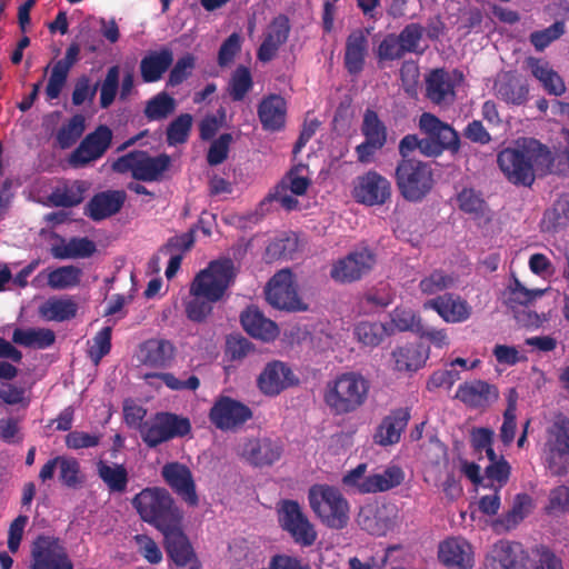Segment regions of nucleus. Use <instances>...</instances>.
Instances as JSON below:
<instances>
[{"label": "nucleus", "instance_id": "obj_1", "mask_svg": "<svg viewBox=\"0 0 569 569\" xmlns=\"http://www.w3.org/2000/svg\"><path fill=\"white\" fill-rule=\"evenodd\" d=\"M497 164L508 182L517 187H531L537 177L569 176V156L552 154V150L531 137L519 138L513 146L497 154Z\"/></svg>", "mask_w": 569, "mask_h": 569}, {"label": "nucleus", "instance_id": "obj_2", "mask_svg": "<svg viewBox=\"0 0 569 569\" xmlns=\"http://www.w3.org/2000/svg\"><path fill=\"white\" fill-rule=\"evenodd\" d=\"M236 278L234 263L231 259L211 261L199 271L190 283V299L184 303L187 318L196 323L204 322L213 311Z\"/></svg>", "mask_w": 569, "mask_h": 569}, {"label": "nucleus", "instance_id": "obj_3", "mask_svg": "<svg viewBox=\"0 0 569 569\" xmlns=\"http://www.w3.org/2000/svg\"><path fill=\"white\" fill-rule=\"evenodd\" d=\"M131 502L140 518L160 532L183 521L182 510L166 488H144L133 497Z\"/></svg>", "mask_w": 569, "mask_h": 569}, {"label": "nucleus", "instance_id": "obj_4", "mask_svg": "<svg viewBox=\"0 0 569 569\" xmlns=\"http://www.w3.org/2000/svg\"><path fill=\"white\" fill-rule=\"evenodd\" d=\"M368 392L367 379L356 372H346L327 383L323 400L335 415H346L360 408Z\"/></svg>", "mask_w": 569, "mask_h": 569}, {"label": "nucleus", "instance_id": "obj_5", "mask_svg": "<svg viewBox=\"0 0 569 569\" xmlns=\"http://www.w3.org/2000/svg\"><path fill=\"white\" fill-rule=\"evenodd\" d=\"M311 510L331 529H343L350 520V507L342 492L329 485H313L308 491Z\"/></svg>", "mask_w": 569, "mask_h": 569}, {"label": "nucleus", "instance_id": "obj_6", "mask_svg": "<svg viewBox=\"0 0 569 569\" xmlns=\"http://www.w3.org/2000/svg\"><path fill=\"white\" fill-rule=\"evenodd\" d=\"M396 184L403 199L421 201L433 187L430 164L418 159H401L395 172Z\"/></svg>", "mask_w": 569, "mask_h": 569}, {"label": "nucleus", "instance_id": "obj_7", "mask_svg": "<svg viewBox=\"0 0 569 569\" xmlns=\"http://www.w3.org/2000/svg\"><path fill=\"white\" fill-rule=\"evenodd\" d=\"M367 465L360 463L342 477V483L357 493H377L400 486L405 479L403 470L398 466H389L380 473L366 476Z\"/></svg>", "mask_w": 569, "mask_h": 569}, {"label": "nucleus", "instance_id": "obj_8", "mask_svg": "<svg viewBox=\"0 0 569 569\" xmlns=\"http://www.w3.org/2000/svg\"><path fill=\"white\" fill-rule=\"evenodd\" d=\"M276 511L280 528L288 532L297 545L310 547L316 542L317 530L297 500H280Z\"/></svg>", "mask_w": 569, "mask_h": 569}, {"label": "nucleus", "instance_id": "obj_9", "mask_svg": "<svg viewBox=\"0 0 569 569\" xmlns=\"http://www.w3.org/2000/svg\"><path fill=\"white\" fill-rule=\"evenodd\" d=\"M191 432L188 418L172 412H157L141 426L140 437L149 448H156L174 438H182Z\"/></svg>", "mask_w": 569, "mask_h": 569}, {"label": "nucleus", "instance_id": "obj_10", "mask_svg": "<svg viewBox=\"0 0 569 569\" xmlns=\"http://www.w3.org/2000/svg\"><path fill=\"white\" fill-rule=\"evenodd\" d=\"M419 129L426 134L422 143L426 157H438L445 150H459L460 139L457 131L435 114L423 112L419 119Z\"/></svg>", "mask_w": 569, "mask_h": 569}, {"label": "nucleus", "instance_id": "obj_11", "mask_svg": "<svg viewBox=\"0 0 569 569\" xmlns=\"http://www.w3.org/2000/svg\"><path fill=\"white\" fill-rule=\"evenodd\" d=\"M546 465L555 476L567 473L569 459V419L558 416L547 430Z\"/></svg>", "mask_w": 569, "mask_h": 569}, {"label": "nucleus", "instance_id": "obj_12", "mask_svg": "<svg viewBox=\"0 0 569 569\" xmlns=\"http://www.w3.org/2000/svg\"><path fill=\"white\" fill-rule=\"evenodd\" d=\"M266 299L276 309L289 312L306 311L308 306L298 296L295 276L289 269L278 271L268 282Z\"/></svg>", "mask_w": 569, "mask_h": 569}, {"label": "nucleus", "instance_id": "obj_13", "mask_svg": "<svg viewBox=\"0 0 569 569\" xmlns=\"http://www.w3.org/2000/svg\"><path fill=\"white\" fill-rule=\"evenodd\" d=\"M28 569H73V565L58 537L39 535L31 546V565Z\"/></svg>", "mask_w": 569, "mask_h": 569}, {"label": "nucleus", "instance_id": "obj_14", "mask_svg": "<svg viewBox=\"0 0 569 569\" xmlns=\"http://www.w3.org/2000/svg\"><path fill=\"white\" fill-rule=\"evenodd\" d=\"M360 131L365 140L355 149L357 160L360 163H370L376 153L387 144L388 129L377 111L367 108L363 112Z\"/></svg>", "mask_w": 569, "mask_h": 569}, {"label": "nucleus", "instance_id": "obj_15", "mask_svg": "<svg viewBox=\"0 0 569 569\" xmlns=\"http://www.w3.org/2000/svg\"><path fill=\"white\" fill-rule=\"evenodd\" d=\"M252 416L247 405L228 396L218 397L209 411L210 422L221 431H234Z\"/></svg>", "mask_w": 569, "mask_h": 569}, {"label": "nucleus", "instance_id": "obj_16", "mask_svg": "<svg viewBox=\"0 0 569 569\" xmlns=\"http://www.w3.org/2000/svg\"><path fill=\"white\" fill-rule=\"evenodd\" d=\"M376 263V254L368 248L355 250L337 260L330 269V278L338 283L360 280Z\"/></svg>", "mask_w": 569, "mask_h": 569}, {"label": "nucleus", "instance_id": "obj_17", "mask_svg": "<svg viewBox=\"0 0 569 569\" xmlns=\"http://www.w3.org/2000/svg\"><path fill=\"white\" fill-rule=\"evenodd\" d=\"M112 138V130L106 124H99L92 132L88 133L72 151L70 154V163L74 168H80L100 159L110 148Z\"/></svg>", "mask_w": 569, "mask_h": 569}, {"label": "nucleus", "instance_id": "obj_18", "mask_svg": "<svg viewBox=\"0 0 569 569\" xmlns=\"http://www.w3.org/2000/svg\"><path fill=\"white\" fill-rule=\"evenodd\" d=\"M352 194L359 203L382 206L391 197V183L376 170H369L357 178Z\"/></svg>", "mask_w": 569, "mask_h": 569}, {"label": "nucleus", "instance_id": "obj_19", "mask_svg": "<svg viewBox=\"0 0 569 569\" xmlns=\"http://www.w3.org/2000/svg\"><path fill=\"white\" fill-rule=\"evenodd\" d=\"M529 553L517 541H497L485 559L486 569H526L529 562Z\"/></svg>", "mask_w": 569, "mask_h": 569}, {"label": "nucleus", "instance_id": "obj_20", "mask_svg": "<svg viewBox=\"0 0 569 569\" xmlns=\"http://www.w3.org/2000/svg\"><path fill=\"white\" fill-rule=\"evenodd\" d=\"M161 476L171 490L189 507L199 505L196 482L191 470L180 462H168L161 469Z\"/></svg>", "mask_w": 569, "mask_h": 569}, {"label": "nucleus", "instance_id": "obj_21", "mask_svg": "<svg viewBox=\"0 0 569 569\" xmlns=\"http://www.w3.org/2000/svg\"><path fill=\"white\" fill-rule=\"evenodd\" d=\"M163 545L168 557L174 562L178 569H199L200 562L194 550L183 532L182 523L172 527L163 532Z\"/></svg>", "mask_w": 569, "mask_h": 569}, {"label": "nucleus", "instance_id": "obj_22", "mask_svg": "<svg viewBox=\"0 0 569 569\" xmlns=\"http://www.w3.org/2000/svg\"><path fill=\"white\" fill-rule=\"evenodd\" d=\"M298 382L291 368L279 360L268 362L257 379L259 390L269 397L278 396Z\"/></svg>", "mask_w": 569, "mask_h": 569}, {"label": "nucleus", "instance_id": "obj_23", "mask_svg": "<svg viewBox=\"0 0 569 569\" xmlns=\"http://www.w3.org/2000/svg\"><path fill=\"white\" fill-rule=\"evenodd\" d=\"M455 398L471 409H485L498 400V388L481 379L459 385Z\"/></svg>", "mask_w": 569, "mask_h": 569}, {"label": "nucleus", "instance_id": "obj_24", "mask_svg": "<svg viewBox=\"0 0 569 569\" xmlns=\"http://www.w3.org/2000/svg\"><path fill=\"white\" fill-rule=\"evenodd\" d=\"M283 448L280 442L269 438H252L243 442L241 456L254 467L271 466L282 455Z\"/></svg>", "mask_w": 569, "mask_h": 569}, {"label": "nucleus", "instance_id": "obj_25", "mask_svg": "<svg viewBox=\"0 0 569 569\" xmlns=\"http://www.w3.org/2000/svg\"><path fill=\"white\" fill-rule=\"evenodd\" d=\"M287 101L277 93L264 96L258 104L257 114L264 131L278 132L284 129Z\"/></svg>", "mask_w": 569, "mask_h": 569}, {"label": "nucleus", "instance_id": "obj_26", "mask_svg": "<svg viewBox=\"0 0 569 569\" xmlns=\"http://www.w3.org/2000/svg\"><path fill=\"white\" fill-rule=\"evenodd\" d=\"M80 46L76 42L70 43L62 59L54 62L46 87L47 100H56L60 97L64 88L68 76L72 67L80 59Z\"/></svg>", "mask_w": 569, "mask_h": 569}, {"label": "nucleus", "instance_id": "obj_27", "mask_svg": "<svg viewBox=\"0 0 569 569\" xmlns=\"http://www.w3.org/2000/svg\"><path fill=\"white\" fill-rule=\"evenodd\" d=\"M410 418L411 413L409 408H397L391 410L377 427L373 435L375 442L383 447L398 443Z\"/></svg>", "mask_w": 569, "mask_h": 569}, {"label": "nucleus", "instance_id": "obj_28", "mask_svg": "<svg viewBox=\"0 0 569 569\" xmlns=\"http://www.w3.org/2000/svg\"><path fill=\"white\" fill-rule=\"evenodd\" d=\"M439 561L449 568L470 569L473 567L471 545L462 538H448L439 545Z\"/></svg>", "mask_w": 569, "mask_h": 569}, {"label": "nucleus", "instance_id": "obj_29", "mask_svg": "<svg viewBox=\"0 0 569 569\" xmlns=\"http://www.w3.org/2000/svg\"><path fill=\"white\" fill-rule=\"evenodd\" d=\"M127 194L123 190H107L96 193L87 203L84 214L101 221L117 214L123 207Z\"/></svg>", "mask_w": 569, "mask_h": 569}, {"label": "nucleus", "instance_id": "obj_30", "mask_svg": "<svg viewBox=\"0 0 569 569\" xmlns=\"http://www.w3.org/2000/svg\"><path fill=\"white\" fill-rule=\"evenodd\" d=\"M425 309L435 310L446 322L466 321L471 315V307L459 296L445 293L423 303Z\"/></svg>", "mask_w": 569, "mask_h": 569}, {"label": "nucleus", "instance_id": "obj_31", "mask_svg": "<svg viewBox=\"0 0 569 569\" xmlns=\"http://www.w3.org/2000/svg\"><path fill=\"white\" fill-rule=\"evenodd\" d=\"M290 30V21L286 14H278L274 17L268 27V31L262 43L258 49V59L262 62L272 60L279 48L287 42Z\"/></svg>", "mask_w": 569, "mask_h": 569}, {"label": "nucleus", "instance_id": "obj_32", "mask_svg": "<svg viewBox=\"0 0 569 569\" xmlns=\"http://www.w3.org/2000/svg\"><path fill=\"white\" fill-rule=\"evenodd\" d=\"M243 330L253 338L269 342L279 336L278 325L264 317L257 306L247 307L240 315Z\"/></svg>", "mask_w": 569, "mask_h": 569}, {"label": "nucleus", "instance_id": "obj_33", "mask_svg": "<svg viewBox=\"0 0 569 569\" xmlns=\"http://www.w3.org/2000/svg\"><path fill=\"white\" fill-rule=\"evenodd\" d=\"M426 97L440 107L455 101V84L450 74L442 68L432 70L426 79Z\"/></svg>", "mask_w": 569, "mask_h": 569}, {"label": "nucleus", "instance_id": "obj_34", "mask_svg": "<svg viewBox=\"0 0 569 569\" xmlns=\"http://www.w3.org/2000/svg\"><path fill=\"white\" fill-rule=\"evenodd\" d=\"M173 63V52L168 47L148 52L139 64L140 76L144 83L158 82Z\"/></svg>", "mask_w": 569, "mask_h": 569}, {"label": "nucleus", "instance_id": "obj_35", "mask_svg": "<svg viewBox=\"0 0 569 569\" xmlns=\"http://www.w3.org/2000/svg\"><path fill=\"white\" fill-rule=\"evenodd\" d=\"M368 53V38L362 29L350 32L346 40L343 63L350 74H359L366 62Z\"/></svg>", "mask_w": 569, "mask_h": 569}, {"label": "nucleus", "instance_id": "obj_36", "mask_svg": "<svg viewBox=\"0 0 569 569\" xmlns=\"http://www.w3.org/2000/svg\"><path fill=\"white\" fill-rule=\"evenodd\" d=\"M176 347L166 339H149L140 345L141 360L146 366L163 369L173 360Z\"/></svg>", "mask_w": 569, "mask_h": 569}, {"label": "nucleus", "instance_id": "obj_37", "mask_svg": "<svg viewBox=\"0 0 569 569\" xmlns=\"http://www.w3.org/2000/svg\"><path fill=\"white\" fill-rule=\"evenodd\" d=\"M171 159L167 153L151 157L147 151L140 150L134 179L138 181H160L169 169Z\"/></svg>", "mask_w": 569, "mask_h": 569}, {"label": "nucleus", "instance_id": "obj_38", "mask_svg": "<svg viewBox=\"0 0 569 569\" xmlns=\"http://www.w3.org/2000/svg\"><path fill=\"white\" fill-rule=\"evenodd\" d=\"M59 240L50 249L52 257L56 259H84L97 251L94 241L87 237H73L68 242L59 237Z\"/></svg>", "mask_w": 569, "mask_h": 569}, {"label": "nucleus", "instance_id": "obj_39", "mask_svg": "<svg viewBox=\"0 0 569 569\" xmlns=\"http://www.w3.org/2000/svg\"><path fill=\"white\" fill-rule=\"evenodd\" d=\"M496 96L508 104L521 106L528 100L529 88L520 78L506 73L495 83Z\"/></svg>", "mask_w": 569, "mask_h": 569}, {"label": "nucleus", "instance_id": "obj_40", "mask_svg": "<svg viewBox=\"0 0 569 569\" xmlns=\"http://www.w3.org/2000/svg\"><path fill=\"white\" fill-rule=\"evenodd\" d=\"M528 66L532 76L539 80L549 94L558 97L565 93V82L559 73L550 67L549 62L531 57L528 59Z\"/></svg>", "mask_w": 569, "mask_h": 569}, {"label": "nucleus", "instance_id": "obj_41", "mask_svg": "<svg viewBox=\"0 0 569 569\" xmlns=\"http://www.w3.org/2000/svg\"><path fill=\"white\" fill-rule=\"evenodd\" d=\"M89 189V183L83 180H74L66 183L61 188H56L49 196V200L54 207L71 208L80 204L84 199V193Z\"/></svg>", "mask_w": 569, "mask_h": 569}, {"label": "nucleus", "instance_id": "obj_42", "mask_svg": "<svg viewBox=\"0 0 569 569\" xmlns=\"http://www.w3.org/2000/svg\"><path fill=\"white\" fill-rule=\"evenodd\" d=\"M395 368L398 371L415 372L427 361L428 355L423 353L419 346L408 343L392 351Z\"/></svg>", "mask_w": 569, "mask_h": 569}, {"label": "nucleus", "instance_id": "obj_43", "mask_svg": "<svg viewBox=\"0 0 569 569\" xmlns=\"http://www.w3.org/2000/svg\"><path fill=\"white\" fill-rule=\"evenodd\" d=\"M12 341L27 348L47 349L54 343L56 335L48 328H17L13 331Z\"/></svg>", "mask_w": 569, "mask_h": 569}, {"label": "nucleus", "instance_id": "obj_44", "mask_svg": "<svg viewBox=\"0 0 569 569\" xmlns=\"http://www.w3.org/2000/svg\"><path fill=\"white\" fill-rule=\"evenodd\" d=\"M77 311L78 305L71 298H50L39 308L42 318L57 322L74 318Z\"/></svg>", "mask_w": 569, "mask_h": 569}, {"label": "nucleus", "instance_id": "obj_45", "mask_svg": "<svg viewBox=\"0 0 569 569\" xmlns=\"http://www.w3.org/2000/svg\"><path fill=\"white\" fill-rule=\"evenodd\" d=\"M98 476L106 483L110 492H124L129 476L123 465H109L102 460L97 463Z\"/></svg>", "mask_w": 569, "mask_h": 569}, {"label": "nucleus", "instance_id": "obj_46", "mask_svg": "<svg viewBox=\"0 0 569 569\" xmlns=\"http://www.w3.org/2000/svg\"><path fill=\"white\" fill-rule=\"evenodd\" d=\"M542 223L547 231H557L569 224V193L560 194L552 207L546 210Z\"/></svg>", "mask_w": 569, "mask_h": 569}, {"label": "nucleus", "instance_id": "obj_47", "mask_svg": "<svg viewBox=\"0 0 569 569\" xmlns=\"http://www.w3.org/2000/svg\"><path fill=\"white\" fill-rule=\"evenodd\" d=\"M176 107L174 98L162 91L147 101L143 113L148 121H160L172 114Z\"/></svg>", "mask_w": 569, "mask_h": 569}, {"label": "nucleus", "instance_id": "obj_48", "mask_svg": "<svg viewBox=\"0 0 569 569\" xmlns=\"http://www.w3.org/2000/svg\"><path fill=\"white\" fill-rule=\"evenodd\" d=\"M459 209L475 218H483L489 213V207L480 191L463 188L457 196Z\"/></svg>", "mask_w": 569, "mask_h": 569}, {"label": "nucleus", "instance_id": "obj_49", "mask_svg": "<svg viewBox=\"0 0 569 569\" xmlns=\"http://www.w3.org/2000/svg\"><path fill=\"white\" fill-rule=\"evenodd\" d=\"M86 129V119L82 114L77 113L72 116L66 123H63L56 134L57 143L62 149L72 147L78 139L82 136Z\"/></svg>", "mask_w": 569, "mask_h": 569}, {"label": "nucleus", "instance_id": "obj_50", "mask_svg": "<svg viewBox=\"0 0 569 569\" xmlns=\"http://www.w3.org/2000/svg\"><path fill=\"white\" fill-rule=\"evenodd\" d=\"M81 273V269L74 266L59 267L48 273V284L54 290L72 288L80 283Z\"/></svg>", "mask_w": 569, "mask_h": 569}, {"label": "nucleus", "instance_id": "obj_51", "mask_svg": "<svg viewBox=\"0 0 569 569\" xmlns=\"http://www.w3.org/2000/svg\"><path fill=\"white\" fill-rule=\"evenodd\" d=\"M193 118L190 113H181L167 127L166 141L169 146L187 142L192 128Z\"/></svg>", "mask_w": 569, "mask_h": 569}, {"label": "nucleus", "instance_id": "obj_52", "mask_svg": "<svg viewBox=\"0 0 569 569\" xmlns=\"http://www.w3.org/2000/svg\"><path fill=\"white\" fill-rule=\"evenodd\" d=\"M426 29L418 22L408 23L398 36L401 48L405 53L422 54L425 49L421 48L420 43L423 39Z\"/></svg>", "mask_w": 569, "mask_h": 569}, {"label": "nucleus", "instance_id": "obj_53", "mask_svg": "<svg viewBox=\"0 0 569 569\" xmlns=\"http://www.w3.org/2000/svg\"><path fill=\"white\" fill-rule=\"evenodd\" d=\"M530 506V496L527 493L517 495L511 509L499 519V523L506 530L515 529L526 518Z\"/></svg>", "mask_w": 569, "mask_h": 569}, {"label": "nucleus", "instance_id": "obj_54", "mask_svg": "<svg viewBox=\"0 0 569 569\" xmlns=\"http://www.w3.org/2000/svg\"><path fill=\"white\" fill-rule=\"evenodd\" d=\"M546 292L547 289H527L520 280L515 278L513 283L509 287L507 303L512 309L518 306L527 307Z\"/></svg>", "mask_w": 569, "mask_h": 569}, {"label": "nucleus", "instance_id": "obj_55", "mask_svg": "<svg viewBox=\"0 0 569 569\" xmlns=\"http://www.w3.org/2000/svg\"><path fill=\"white\" fill-rule=\"evenodd\" d=\"M455 282L456 279L453 276L441 269H436L429 276L420 280L419 289L423 295L432 296L453 287Z\"/></svg>", "mask_w": 569, "mask_h": 569}, {"label": "nucleus", "instance_id": "obj_56", "mask_svg": "<svg viewBox=\"0 0 569 569\" xmlns=\"http://www.w3.org/2000/svg\"><path fill=\"white\" fill-rule=\"evenodd\" d=\"M358 525L372 536H383L389 529L388 519L381 517L373 508H365L358 515Z\"/></svg>", "mask_w": 569, "mask_h": 569}, {"label": "nucleus", "instance_id": "obj_57", "mask_svg": "<svg viewBox=\"0 0 569 569\" xmlns=\"http://www.w3.org/2000/svg\"><path fill=\"white\" fill-rule=\"evenodd\" d=\"M252 86L253 81L250 70L244 66H239L233 71L229 82V94L232 101H242L252 89Z\"/></svg>", "mask_w": 569, "mask_h": 569}, {"label": "nucleus", "instance_id": "obj_58", "mask_svg": "<svg viewBox=\"0 0 569 569\" xmlns=\"http://www.w3.org/2000/svg\"><path fill=\"white\" fill-rule=\"evenodd\" d=\"M355 335L362 345L376 347L386 337L387 328L381 322L362 321L356 326Z\"/></svg>", "mask_w": 569, "mask_h": 569}, {"label": "nucleus", "instance_id": "obj_59", "mask_svg": "<svg viewBox=\"0 0 569 569\" xmlns=\"http://www.w3.org/2000/svg\"><path fill=\"white\" fill-rule=\"evenodd\" d=\"M308 166L299 163L293 166L281 182L287 184L295 196H303L311 184V179L308 176Z\"/></svg>", "mask_w": 569, "mask_h": 569}, {"label": "nucleus", "instance_id": "obj_60", "mask_svg": "<svg viewBox=\"0 0 569 569\" xmlns=\"http://www.w3.org/2000/svg\"><path fill=\"white\" fill-rule=\"evenodd\" d=\"M120 81L119 66H112L108 69L107 74L100 87V108L108 109L117 97Z\"/></svg>", "mask_w": 569, "mask_h": 569}, {"label": "nucleus", "instance_id": "obj_61", "mask_svg": "<svg viewBox=\"0 0 569 569\" xmlns=\"http://www.w3.org/2000/svg\"><path fill=\"white\" fill-rule=\"evenodd\" d=\"M566 32L563 21L557 20L551 26L543 30L533 31L530 33V43L537 51H543L551 42L558 40Z\"/></svg>", "mask_w": 569, "mask_h": 569}, {"label": "nucleus", "instance_id": "obj_62", "mask_svg": "<svg viewBox=\"0 0 569 569\" xmlns=\"http://www.w3.org/2000/svg\"><path fill=\"white\" fill-rule=\"evenodd\" d=\"M59 479L68 488H77L83 482L80 463L74 458L61 456L59 465Z\"/></svg>", "mask_w": 569, "mask_h": 569}, {"label": "nucleus", "instance_id": "obj_63", "mask_svg": "<svg viewBox=\"0 0 569 569\" xmlns=\"http://www.w3.org/2000/svg\"><path fill=\"white\" fill-rule=\"evenodd\" d=\"M196 67V58L191 53H187L183 57L179 58L172 69L170 70L167 86L168 87H177L181 84L184 80H187L192 70Z\"/></svg>", "mask_w": 569, "mask_h": 569}, {"label": "nucleus", "instance_id": "obj_64", "mask_svg": "<svg viewBox=\"0 0 569 569\" xmlns=\"http://www.w3.org/2000/svg\"><path fill=\"white\" fill-rule=\"evenodd\" d=\"M405 54L400 40L396 33H388L385 36L377 49V58L379 61L400 60Z\"/></svg>", "mask_w": 569, "mask_h": 569}]
</instances>
